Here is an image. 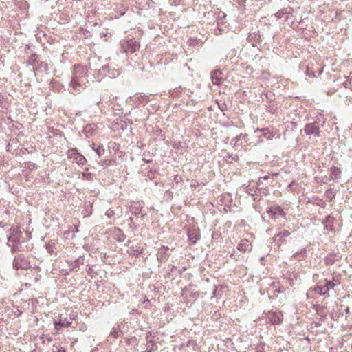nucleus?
<instances>
[{"label":"nucleus","mask_w":352,"mask_h":352,"mask_svg":"<svg viewBox=\"0 0 352 352\" xmlns=\"http://www.w3.org/2000/svg\"><path fill=\"white\" fill-rule=\"evenodd\" d=\"M326 122V119L324 116L320 115L316 117V120L305 125L304 131L307 135H314L319 137L320 129L322 128Z\"/></svg>","instance_id":"nucleus-1"},{"label":"nucleus","mask_w":352,"mask_h":352,"mask_svg":"<svg viewBox=\"0 0 352 352\" xmlns=\"http://www.w3.org/2000/svg\"><path fill=\"white\" fill-rule=\"evenodd\" d=\"M13 267L15 270H27L30 267V263L23 254H19L14 257Z\"/></svg>","instance_id":"nucleus-2"},{"label":"nucleus","mask_w":352,"mask_h":352,"mask_svg":"<svg viewBox=\"0 0 352 352\" xmlns=\"http://www.w3.org/2000/svg\"><path fill=\"white\" fill-rule=\"evenodd\" d=\"M67 157L78 165H84L86 162L85 157L78 152L76 148L69 149L67 152Z\"/></svg>","instance_id":"nucleus-3"},{"label":"nucleus","mask_w":352,"mask_h":352,"mask_svg":"<svg viewBox=\"0 0 352 352\" xmlns=\"http://www.w3.org/2000/svg\"><path fill=\"white\" fill-rule=\"evenodd\" d=\"M122 47L125 53L133 54L140 48V44L134 40L123 41Z\"/></svg>","instance_id":"nucleus-4"},{"label":"nucleus","mask_w":352,"mask_h":352,"mask_svg":"<svg viewBox=\"0 0 352 352\" xmlns=\"http://www.w3.org/2000/svg\"><path fill=\"white\" fill-rule=\"evenodd\" d=\"M87 69L86 67H83L80 65H75L74 66L72 78L87 80Z\"/></svg>","instance_id":"nucleus-5"},{"label":"nucleus","mask_w":352,"mask_h":352,"mask_svg":"<svg viewBox=\"0 0 352 352\" xmlns=\"http://www.w3.org/2000/svg\"><path fill=\"white\" fill-rule=\"evenodd\" d=\"M21 230L18 227H12L8 231V243H17L20 241Z\"/></svg>","instance_id":"nucleus-6"},{"label":"nucleus","mask_w":352,"mask_h":352,"mask_svg":"<svg viewBox=\"0 0 352 352\" xmlns=\"http://www.w3.org/2000/svg\"><path fill=\"white\" fill-rule=\"evenodd\" d=\"M73 320H74L73 317L63 318L62 317H60L58 321L54 322L55 330L56 331H58L60 329H61L63 327L67 328V327H70Z\"/></svg>","instance_id":"nucleus-7"},{"label":"nucleus","mask_w":352,"mask_h":352,"mask_svg":"<svg viewBox=\"0 0 352 352\" xmlns=\"http://www.w3.org/2000/svg\"><path fill=\"white\" fill-rule=\"evenodd\" d=\"M169 250L168 247L164 245L159 248L157 254V261L159 263H165L168 260L170 255Z\"/></svg>","instance_id":"nucleus-8"},{"label":"nucleus","mask_w":352,"mask_h":352,"mask_svg":"<svg viewBox=\"0 0 352 352\" xmlns=\"http://www.w3.org/2000/svg\"><path fill=\"white\" fill-rule=\"evenodd\" d=\"M267 214H269V217L272 219H277L280 217L285 218V213L284 212L283 210L279 207H271L267 210Z\"/></svg>","instance_id":"nucleus-9"},{"label":"nucleus","mask_w":352,"mask_h":352,"mask_svg":"<svg viewBox=\"0 0 352 352\" xmlns=\"http://www.w3.org/2000/svg\"><path fill=\"white\" fill-rule=\"evenodd\" d=\"M87 82V80L72 78L70 82L72 92L74 93V91H79L80 89H84Z\"/></svg>","instance_id":"nucleus-10"},{"label":"nucleus","mask_w":352,"mask_h":352,"mask_svg":"<svg viewBox=\"0 0 352 352\" xmlns=\"http://www.w3.org/2000/svg\"><path fill=\"white\" fill-rule=\"evenodd\" d=\"M290 235V232L288 230H283L278 234H275L273 240L278 246H280L285 242V238Z\"/></svg>","instance_id":"nucleus-11"},{"label":"nucleus","mask_w":352,"mask_h":352,"mask_svg":"<svg viewBox=\"0 0 352 352\" xmlns=\"http://www.w3.org/2000/svg\"><path fill=\"white\" fill-rule=\"evenodd\" d=\"M252 249V245L249 241V240L244 239L241 240V241L237 245V250L240 252H250Z\"/></svg>","instance_id":"nucleus-12"},{"label":"nucleus","mask_w":352,"mask_h":352,"mask_svg":"<svg viewBox=\"0 0 352 352\" xmlns=\"http://www.w3.org/2000/svg\"><path fill=\"white\" fill-rule=\"evenodd\" d=\"M222 73L219 70H215L211 74V80L214 85H219L221 83Z\"/></svg>","instance_id":"nucleus-13"},{"label":"nucleus","mask_w":352,"mask_h":352,"mask_svg":"<svg viewBox=\"0 0 352 352\" xmlns=\"http://www.w3.org/2000/svg\"><path fill=\"white\" fill-rule=\"evenodd\" d=\"M127 253L130 256H133L137 257V256H138L139 255H140L142 253V248H140V246H138V245L129 246L128 250H127Z\"/></svg>","instance_id":"nucleus-14"},{"label":"nucleus","mask_w":352,"mask_h":352,"mask_svg":"<svg viewBox=\"0 0 352 352\" xmlns=\"http://www.w3.org/2000/svg\"><path fill=\"white\" fill-rule=\"evenodd\" d=\"M338 255L333 252H331L325 257L324 263L327 265H331L335 263L336 260L338 259Z\"/></svg>","instance_id":"nucleus-15"},{"label":"nucleus","mask_w":352,"mask_h":352,"mask_svg":"<svg viewBox=\"0 0 352 352\" xmlns=\"http://www.w3.org/2000/svg\"><path fill=\"white\" fill-rule=\"evenodd\" d=\"M341 175V171L336 166H332L330 168V177L333 180H338L340 179Z\"/></svg>","instance_id":"nucleus-16"},{"label":"nucleus","mask_w":352,"mask_h":352,"mask_svg":"<svg viewBox=\"0 0 352 352\" xmlns=\"http://www.w3.org/2000/svg\"><path fill=\"white\" fill-rule=\"evenodd\" d=\"M260 131L262 133L263 135L268 140H271L273 138L274 135L268 128H262V129H256L255 132Z\"/></svg>","instance_id":"nucleus-17"},{"label":"nucleus","mask_w":352,"mask_h":352,"mask_svg":"<svg viewBox=\"0 0 352 352\" xmlns=\"http://www.w3.org/2000/svg\"><path fill=\"white\" fill-rule=\"evenodd\" d=\"M8 245L11 248L12 253L22 251V247L21 245L20 241L17 243H8Z\"/></svg>","instance_id":"nucleus-18"},{"label":"nucleus","mask_w":352,"mask_h":352,"mask_svg":"<svg viewBox=\"0 0 352 352\" xmlns=\"http://www.w3.org/2000/svg\"><path fill=\"white\" fill-rule=\"evenodd\" d=\"M247 138H248V135L247 134L241 133L240 135L236 136L234 138H233L230 141V144L232 146H235L237 144L238 142H240V140L242 138L244 139L245 141L247 142H248Z\"/></svg>","instance_id":"nucleus-19"},{"label":"nucleus","mask_w":352,"mask_h":352,"mask_svg":"<svg viewBox=\"0 0 352 352\" xmlns=\"http://www.w3.org/2000/svg\"><path fill=\"white\" fill-rule=\"evenodd\" d=\"M74 265H73L72 268H71L72 270L77 271L80 267V265H83L84 263V257L83 256H78L76 258H74Z\"/></svg>","instance_id":"nucleus-20"},{"label":"nucleus","mask_w":352,"mask_h":352,"mask_svg":"<svg viewBox=\"0 0 352 352\" xmlns=\"http://www.w3.org/2000/svg\"><path fill=\"white\" fill-rule=\"evenodd\" d=\"M283 317L281 314H274L271 319L272 322L276 324H280L283 320Z\"/></svg>","instance_id":"nucleus-21"},{"label":"nucleus","mask_w":352,"mask_h":352,"mask_svg":"<svg viewBox=\"0 0 352 352\" xmlns=\"http://www.w3.org/2000/svg\"><path fill=\"white\" fill-rule=\"evenodd\" d=\"M96 130V125L95 124H88L87 125L84 129L83 131L85 133H86V135L88 134H91L94 131Z\"/></svg>","instance_id":"nucleus-22"},{"label":"nucleus","mask_w":352,"mask_h":352,"mask_svg":"<svg viewBox=\"0 0 352 352\" xmlns=\"http://www.w3.org/2000/svg\"><path fill=\"white\" fill-rule=\"evenodd\" d=\"M56 243L53 241L48 242L46 244V250L50 254H52L54 252Z\"/></svg>","instance_id":"nucleus-23"},{"label":"nucleus","mask_w":352,"mask_h":352,"mask_svg":"<svg viewBox=\"0 0 352 352\" xmlns=\"http://www.w3.org/2000/svg\"><path fill=\"white\" fill-rule=\"evenodd\" d=\"M315 291L320 295H326L328 293V289L325 286H317Z\"/></svg>","instance_id":"nucleus-24"},{"label":"nucleus","mask_w":352,"mask_h":352,"mask_svg":"<svg viewBox=\"0 0 352 352\" xmlns=\"http://www.w3.org/2000/svg\"><path fill=\"white\" fill-rule=\"evenodd\" d=\"M95 144H93L92 148L95 151V152L97 153L98 156H101L104 153V148L98 145L96 147H95Z\"/></svg>","instance_id":"nucleus-25"},{"label":"nucleus","mask_w":352,"mask_h":352,"mask_svg":"<svg viewBox=\"0 0 352 352\" xmlns=\"http://www.w3.org/2000/svg\"><path fill=\"white\" fill-rule=\"evenodd\" d=\"M157 350V347L155 345V342L148 343L146 344V352H153Z\"/></svg>","instance_id":"nucleus-26"},{"label":"nucleus","mask_w":352,"mask_h":352,"mask_svg":"<svg viewBox=\"0 0 352 352\" xmlns=\"http://www.w3.org/2000/svg\"><path fill=\"white\" fill-rule=\"evenodd\" d=\"M154 338L155 336H153L151 332L148 333L146 338V342L148 343L155 342Z\"/></svg>","instance_id":"nucleus-27"},{"label":"nucleus","mask_w":352,"mask_h":352,"mask_svg":"<svg viewBox=\"0 0 352 352\" xmlns=\"http://www.w3.org/2000/svg\"><path fill=\"white\" fill-rule=\"evenodd\" d=\"M44 67L45 70H47V65L46 63H43V62L38 61V63L36 64L35 67H33L34 71L36 70L38 67Z\"/></svg>","instance_id":"nucleus-28"},{"label":"nucleus","mask_w":352,"mask_h":352,"mask_svg":"<svg viewBox=\"0 0 352 352\" xmlns=\"http://www.w3.org/2000/svg\"><path fill=\"white\" fill-rule=\"evenodd\" d=\"M116 214V212L114 210H113L112 209L109 208L108 209L106 212H105V215L108 217V218H112L115 216Z\"/></svg>","instance_id":"nucleus-29"},{"label":"nucleus","mask_w":352,"mask_h":352,"mask_svg":"<svg viewBox=\"0 0 352 352\" xmlns=\"http://www.w3.org/2000/svg\"><path fill=\"white\" fill-rule=\"evenodd\" d=\"M325 195L330 199H332L333 198H334L335 197V192L333 190L330 189V190H328L326 193H325Z\"/></svg>","instance_id":"nucleus-30"},{"label":"nucleus","mask_w":352,"mask_h":352,"mask_svg":"<svg viewBox=\"0 0 352 352\" xmlns=\"http://www.w3.org/2000/svg\"><path fill=\"white\" fill-rule=\"evenodd\" d=\"M324 286H325V287H327V289H328V291H329L330 289L334 288L335 284L332 281L326 280V283H325Z\"/></svg>","instance_id":"nucleus-31"},{"label":"nucleus","mask_w":352,"mask_h":352,"mask_svg":"<svg viewBox=\"0 0 352 352\" xmlns=\"http://www.w3.org/2000/svg\"><path fill=\"white\" fill-rule=\"evenodd\" d=\"M36 63H38V60H36L35 56H32L31 60L29 61L28 64L35 67Z\"/></svg>","instance_id":"nucleus-32"},{"label":"nucleus","mask_w":352,"mask_h":352,"mask_svg":"<svg viewBox=\"0 0 352 352\" xmlns=\"http://www.w3.org/2000/svg\"><path fill=\"white\" fill-rule=\"evenodd\" d=\"M41 339L42 340L43 343L45 342V340H47L48 342H50L52 341V337L45 335H42L41 336Z\"/></svg>","instance_id":"nucleus-33"},{"label":"nucleus","mask_w":352,"mask_h":352,"mask_svg":"<svg viewBox=\"0 0 352 352\" xmlns=\"http://www.w3.org/2000/svg\"><path fill=\"white\" fill-rule=\"evenodd\" d=\"M220 289H219L217 287H214V289L212 292V296H211V299L217 297L219 294Z\"/></svg>","instance_id":"nucleus-34"},{"label":"nucleus","mask_w":352,"mask_h":352,"mask_svg":"<svg viewBox=\"0 0 352 352\" xmlns=\"http://www.w3.org/2000/svg\"><path fill=\"white\" fill-rule=\"evenodd\" d=\"M284 14H285V12L284 10H279L278 12H277L275 15L278 18V19H281L284 16Z\"/></svg>","instance_id":"nucleus-35"},{"label":"nucleus","mask_w":352,"mask_h":352,"mask_svg":"<svg viewBox=\"0 0 352 352\" xmlns=\"http://www.w3.org/2000/svg\"><path fill=\"white\" fill-rule=\"evenodd\" d=\"M140 211H141V209H140L138 207L132 208V212L135 214H139L140 213Z\"/></svg>","instance_id":"nucleus-36"},{"label":"nucleus","mask_w":352,"mask_h":352,"mask_svg":"<svg viewBox=\"0 0 352 352\" xmlns=\"http://www.w3.org/2000/svg\"><path fill=\"white\" fill-rule=\"evenodd\" d=\"M67 263L72 267L74 265V259L72 258H68L66 260Z\"/></svg>","instance_id":"nucleus-37"},{"label":"nucleus","mask_w":352,"mask_h":352,"mask_svg":"<svg viewBox=\"0 0 352 352\" xmlns=\"http://www.w3.org/2000/svg\"><path fill=\"white\" fill-rule=\"evenodd\" d=\"M302 254V256L304 257V256H305V254H306V250H305V249L302 250L300 252H295V253L294 254V256H296V255H297V254Z\"/></svg>","instance_id":"nucleus-38"},{"label":"nucleus","mask_w":352,"mask_h":352,"mask_svg":"<svg viewBox=\"0 0 352 352\" xmlns=\"http://www.w3.org/2000/svg\"><path fill=\"white\" fill-rule=\"evenodd\" d=\"M56 350L54 351L53 352H66L65 348L63 347H56Z\"/></svg>","instance_id":"nucleus-39"},{"label":"nucleus","mask_w":352,"mask_h":352,"mask_svg":"<svg viewBox=\"0 0 352 352\" xmlns=\"http://www.w3.org/2000/svg\"><path fill=\"white\" fill-rule=\"evenodd\" d=\"M344 311L346 313V315H349L350 314V309L349 307H347L345 309H344Z\"/></svg>","instance_id":"nucleus-40"},{"label":"nucleus","mask_w":352,"mask_h":352,"mask_svg":"<svg viewBox=\"0 0 352 352\" xmlns=\"http://www.w3.org/2000/svg\"><path fill=\"white\" fill-rule=\"evenodd\" d=\"M307 75H308L309 77H314L315 75L313 72L309 73L308 71L307 72Z\"/></svg>","instance_id":"nucleus-41"},{"label":"nucleus","mask_w":352,"mask_h":352,"mask_svg":"<svg viewBox=\"0 0 352 352\" xmlns=\"http://www.w3.org/2000/svg\"><path fill=\"white\" fill-rule=\"evenodd\" d=\"M3 98V96H2V94L0 93V102H1L2 99Z\"/></svg>","instance_id":"nucleus-42"},{"label":"nucleus","mask_w":352,"mask_h":352,"mask_svg":"<svg viewBox=\"0 0 352 352\" xmlns=\"http://www.w3.org/2000/svg\"><path fill=\"white\" fill-rule=\"evenodd\" d=\"M269 178V176H265L262 177L261 179H267Z\"/></svg>","instance_id":"nucleus-43"},{"label":"nucleus","mask_w":352,"mask_h":352,"mask_svg":"<svg viewBox=\"0 0 352 352\" xmlns=\"http://www.w3.org/2000/svg\"><path fill=\"white\" fill-rule=\"evenodd\" d=\"M231 257L233 258L234 259H236V258L235 257L234 254H231Z\"/></svg>","instance_id":"nucleus-44"},{"label":"nucleus","mask_w":352,"mask_h":352,"mask_svg":"<svg viewBox=\"0 0 352 352\" xmlns=\"http://www.w3.org/2000/svg\"><path fill=\"white\" fill-rule=\"evenodd\" d=\"M21 314V311H19V310H18L17 316H20Z\"/></svg>","instance_id":"nucleus-45"},{"label":"nucleus","mask_w":352,"mask_h":352,"mask_svg":"<svg viewBox=\"0 0 352 352\" xmlns=\"http://www.w3.org/2000/svg\"><path fill=\"white\" fill-rule=\"evenodd\" d=\"M102 166H103L104 168H106L107 167V164L104 162V163H103Z\"/></svg>","instance_id":"nucleus-46"},{"label":"nucleus","mask_w":352,"mask_h":352,"mask_svg":"<svg viewBox=\"0 0 352 352\" xmlns=\"http://www.w3.org/2000/svg\"><path fill=\"white\" fill-rule=\"evenodd\" d=\"M236 160H238V155H236ZM233 159H235V157H234Z\"/></svg>","instance_id":"nucleus-47"},{"label":"nucleus","mask_w":352,"mask_h":352,"mask_svg":"<svg viewBox=\"0 0 352 352\" xmlns=\"http://www.w3.org/2000/svg\"><path fill=\"white\" fill-rule=\"evenodd\" d=\"M351 351H352V344H351Z\"/></svg>","instance_id":"nucleus-48"}]
</instances>
